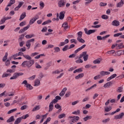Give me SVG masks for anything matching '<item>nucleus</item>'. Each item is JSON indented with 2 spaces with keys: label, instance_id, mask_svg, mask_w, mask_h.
<instances>
[{
  "label": "nucleus",
  "instance_id": "obj_40",
  "mask_svg": "<svg viewBox=\"0 0 124 124\" xmlns=\"http://www.w3.org/2000/svg\"><path fill=\"white\" fill-rule=\"evenodd\" d=\"M111 110H112V107H108L105 108V111H106V112H109V111H111Z\"/></svg>",
  "mask_w": 124,
  "mask_h": 124
},
{
  "label": "nucleus",
  "instance_id": "obj_45",
  "mask_svg": "<svg viewBox=\"0 0 124 124\" xmlns=\"http://www.w3.org/2000/svg\"><path fill=\"white\" fill-rule=\"evenodd\" d=\"M59 119H62V118H65V114L62 113L58 116Z\"/></svg>",
  "mask_w": 124,
  "mask_h": 124
},
{
  "label": "nucleus",
  "instance_id": "obj_9",
  "mask_svg": "<svg viewBox=\"0 0 124 124\" xmlns=\"http://www.w3.org/2000/svg\"><path fill=\"white\" fill-rule=\"evenodd\" d=\"M29 28H30V25H28L27 26L25 27L22 29L20 30L18 33H23V32H25L26 31L29 30Z\"/></svg>",
  "mask_w": 124,
  "mask_h": 124
},
{
  "label": "nucleus",
  "instance_id": "obj_49",
  "mask_svg": "<svg viewBox=\"0 0 124 124\" xmlns=\"http://www.w3.org/2000/svg\"><path fill=\"white\" fill-rule=\"evenodd\" d=\"M70 94H71V92H70V91H68L65 93V96L66 97H69V96H70Z\"/></svg>",
  "mask_w": 124,
  "mask_h": 124
},
{
  "label": "nucleus",
  "instance_id": "obj_14",
  "mask_svg": "<svg viewBox=\"0 0 124 124\" xmlns=\"http://www.w3.org/2000/svg\"><path fill=\"white\" fill-rule=\"evenodd\" d=\"M112 25L115 27H119V26H120V21L117 20H114L113 21H112Z\"/></svg>",
  "mask_w": 124,
  "mask_h": 124
},
{
  "label": "nucleus",
  "instance_id": "obj_15",
  "mask_svg": "<svg viewBox=\"0 0 124 124\" xmlns=\"http://www.w3.org/2000/svg\"><path fill=\"white\" fill-rule=\"evenodd\" d=\"M66 91H67V88L66 87L64 88L61 92L59 93V95L60 96H63Z\"/></svg>",
  "mask_w": 124,
  "mask_h": 124
},
{
  "label": "nucleus",
  "instance_id": "obj_28",
  "mask_svg": "<svg viewBox=\"0 0 124 124\" xmlns=\"http://www.w3.org/2000/svg\"><path fill=\"white\" fill-rule=\"evenodd\" d=\"M15 1H16L15 0H10L9 3L7 5V6L8 7L11 6V5H12V4H14V3H15Z\"/></svg>",
  "mask_w": 124,
  "mask_h": 124
},
{
  "label": "nucleus",
  "instance_id": "obj_33",
  "mask_svg": "<svg viewBox=\"0 0 124 124\" xmlns=\"http://www.w3.org/2000/svg\"><path fill=\"white\" fill-rule=\"evenodd\" d=\"M63 52H65V51H67V50H69V46L68 45H66L64 46V47L62 49Z\"/></svg>",
  "mask_w": 124,
  "mask_h": 124
},
{
  "label": "nucleus",
  "instance_id": "obj_32",
  "mask_svg": "<svg viewBox=\"0 0 124 124\" xmlns=\"http://www.w3.org/2000/svg\"><path fill=\"white\" fill-rule=\"evenodd\" d=\"M24 58H25V59H26V60H28V61H31V57L30 55H25L24 56Z\"/></svg>",
  "mask_w": 124,
  "mask_h": 124
},
{
  "label": "nucleus",
  "instance_id": "obj_18",
  "mask_svg": "<svg viewBox=\"0 0 124 124\" xmlns=\"http://www.w3.org/2000/svg\"><path fill=\"white\" fill-rule=\"evenodd\" d=\"M124 4V0H121L120 2L116 5V7H122Z\"/></svg>",
  "mask_w": 124,
  "mask_h": 124
},
{
  "label": "nucleus",
  "instance_id": "obj_55",
  "mask_svg": "<svg viewBox=\"0 0 124 124\" xmlns=\"http://www.w3.org/2000/svg\"><path fill=\"white\" fill-rule=\"evenodd\" d=\"M35 22V19H34L33 18L31 19L29 22V25H32Z\"/></svg>",
  "mask_w": 124,
  "mask_h": 124
},
{
  "label": "nucleus",
  "instance_id": "obj_37",
  "mask_svg": "<svg viewBox=\"0 0 124 124\" xmlns=\"http://www.w3.org/2000/svg\"><path fill=\"white\" fill-rule=\"evenodd\" d=\"M8 56V53H7V52H6L5 53V56L3 57L2 61L3 62H5V61H6V60H7V57Z\"/></svg>",
  "mask_w": 124,
  "mask_h": 124
},
{
  "label": "nucleus",
  "instance_id": "obj_60",
  "mask_svg": "<svg viewBox=\"0 0 124 124\" xmlns=\"http://www.w3.org/2000/svg\"><path fill=\"white\" fill-rule=\"evenodd\" d=\"M19 26H20V27H23V26H26V21L21 22L19 24Z\"/></svg>",
  "mask_w": 124,
  "mask_h": 124
},
{
  "label": "nucleus",
  "instance_id": "obj_19",
  "mask_svg": "<svg viewBox=\"0 0 124 124\" xmlns=\"http://www.w3.org/2000/svg\"><path fill=\"white\" fill-rule=\"evenodd\" d=\"M15 121V118H14V116H12L7 120V123H12V122H14Z\"/></svg>",
  "mask_w": 124,
  "mask_h": 124
},
{
  "label": "nucleus",
  "instance_id": "obj_35",
  "mask_svg": "<svg viewBox=\"0 0 124 124\" xmlns=\"http://www.w3.org/2000/svg\"><path fill=\"white\" fill-rule=\"evenodd\" d=\"M77 40L78 42H80V43H85V40L83 39L82 38H77Z\"/></svg>",
  "mask_w": 124,
  "mask_h": 124
},
{
  "label": "nucleus",
  "instance_id": "obj_24",
  "mask_svg": "<svg viewBox=\"0 0 124 124\" xmlns=\"http://www.w3.org/2000/svg\"><path fill=\"white\" fill-rule=\"evenodd\" d=\"M83 72V69H82V68H80L74 71V73H77V72L78 73H81V72Z\"/></svg>",
  "mask_w": 124,
  "mask_h": 124
},
{
  "label": "nucleus",
  "instance_id": "obj_20",
  "mask_svg": "<svg viewBox=\"0 0 124 124\" xmlns=\"http://www.w3.org/2000/svg\"><path fill=\"white\" fill-rule=\"evenodd\" d=\"M62 28H63L64 30H67V29H68V24H67V22H64L62 25Z\"/></svg>",
  "mask_w": 124,
  "mask_h": 124
},
{
  "label": "nucleus",
  "instance_id": "obj_29",
  "mask_svg": "<svg viewBox=\"0 0 124 124\" xmlns=\"http://www.w3.org/2000/svg\"><path fill=\"white\" fill-rule=\"evenodd\" d=\"M84 77V74L83 73L79 74L78 76L75 77V79H79V78H83Z\"/></svg>",
  "mask_w": 124,
  "mask_h": 124
},
{
  "label": "nucleus",
  "instance_id": "obj_38",
  "mask_svg": "<svg viewBox=\"0 0 124 124\" xmlns=\"http://www.w3.org/2000/svg\"><path fill=\"white\" fill-rule=\"evenodd\" d=\"M54 53H59L61 51V49L59 47H56L54 48Z\"/></svg>",
  "mask_w": 124,
  "mask_h": 124
},
{
  "label": "nucleus",
  "instance_id": "obj_21",
  "mask_svg": "<svg viewBox=\"0 0 124 124\" xmlns=\"http://www.w3.org/2000/svg\"><path fill=\"white\" fill-rule=\"evenodd\" d=\"M111 85H113V83H112V82L110 81V82H107V83L104 85V88H108V87H110V86H111Z\"/></svg>",
  "mask_w": 124,
  "mask_h": 124
},
{
  "label": "nucleus",
  "instance_id": "obj_42",
  "mask_svg": "<svg viewBox=\"0 0 124 124\" xmlns=\"http://www.w3.org/2000/svg\"><path fill=\"white\" fill-rule=\"evenodd\" d=\"M40 6H41V9L44 8V6H45V4L43 1H41L40 2Z\"/></svg>",
  "mask_w": 124,
  "mask_h": 124
},
{
  "label": "nucleus",
  "instance_id": "obj_8",
  "mask_svg": "<svg viewBox=\"0 0 124 124\" xmlns=\"http://www.w3.org/2000/svg\"><path fill=\"white\" fill-rule=\"evenodd\" d=\"M11 16H8L7 17H5V16H4L1 19V20H0V25H2L3 24H4V23H5V21H6L7 20H10V19H11Z\"/></svg>",
  "mask_w": 124,
  "mask_h": 124
},
{
  "label": "nucleus",
  "instance_id": "obj_7",
  "mask_svg": "<svg viewBox=\"0 0 124 124\" xmlns=\"http://www.w3.org/2000/svg\"><path fill=\"white\" fill-rule=\"evenodd\" d=\"M122 55H124V50H118L115 52V54L114 56V57H120Z\"/></svg>",
  "mask_w": 124,
  "mask_h": 124
},
{
  "label": "nucleus",
  "instance_id": "obj_53",
  "mask_svg": "<svg viewBox=\"0 0 124 124\" xmlns=\"http://www.w3.org/2000/svg\"><path fill=\"white\" fill-rule=\"evenodd\" d=\"M123 35V33H117L116 34H114L113 35V36L114 37H118L120 36V35Z\"/></svg>",
  "mask_w": 124,
  "mask_h": 124
},
{
  "label": "nucleus",
  "instance_id": "obj_26",
  "mask_svg": "<svg viewBox=\"0 0 124 124\" xmlns=\"http://www.w3.org/2000/svg\"><path fill=\"white\" fill-rule=\"evenodd\" d=\"M93 117L92 116L88 115L83 118L84 122H87L88 120H91Z\"/></svg>",
  "mask_w": 124,
  "mask_h": 124
},
{
  "label": "nucleus",
  "instance_id": "obj_30",
  "mask_svg": "<svg viewBox=\"0 0 124 124\" xmlns=\"http://www.w3.org/2000/svg\"><path fill=\"white\" fill-rule=\"evenodd\" d=\"M40 109V106H36L32 110L33 112H35Z\"/></svg>",
  "mask_w": 124,
  "mask_h": 124
},
{
  "label": "nucleus",
  "instance_id": "obj_54",
  "mask_svg": "<svg viewBox=\"0 0 124 124\" xmlns=\"http://www.w3.org/2000/svg\"><path fill=\"white\" fill-rule=\"evenodd\" d=\"M101 27V25H93V26H92V28H93L94 29H97L98 28H100Z\"/></svg>",
  "mask_w": 124,
  "mask_h": 124
},
{
  "label": "nucleus",
  "instance_id": "obj_39",
  "mask_svg": "<svg viewBox=\"0 0 124 124\" xmlns=\"http://www.w3.org/2000/svg\"><path fill=\"white\" fill-rule=\"evenodd\" d=\"M24 37H25V35L24 34H22L20 36H19V38L18 39V41H22L23 39H24Z\"/></svg>",
  "mask_w": 124,
  "mask_h": 124
},
{
  "label": "nucleus",
  "instance_id": "obj_11",
  "mask_svg": "<svg viewBox=\"0 0 124 124\" xmlns=\"http://www.w3.org/2000/svg\"><path fill=\"white\" fill-rule=\"evenodd\" d=\"M124 43H121L120 44H118L117 47H116V50H120L121 49H124V46H123Z\"/></svg>",
  "mask_w": 124,
  "mask_h": 124
},
{
  "label": "nucleus",
  "instance_id": "obj_6",
  "mask_svg": "<svg viewBox=\"0 0 124 124\" xmlns=\"http://www.w3.org/2000/svg\"><path fill=\"white\" fill-rule=\"evenodd\" d=\"M84 31L86 34H88V35H90V34H92V33H94L95 32V30H90L88 31V29L85 28Z\"/></svg>",
  "mask_w": 124,
  "mask_h": 124
},
{
  "label": "nucleus",
  "instance_id": "obj_44",
  "mask_svg": "<svg viewBox=\"0 0 124 124\" xmlns=\"http://www.w3.org/2000/svg\"><path fill=\"white\" fill-rule=\"evenodd\" d=\"M29 117H30V115L28 114H27L26 115L21 117V118L22 120H26V119H27V118H29Z\"/></svg>",
  "mask_w": 124,
  "mask_h": 124
},
{
  "label": "nucleus",
  "instance_id": "obj_58",
  "mask_svg": "<svg viewBox=\"0 0 124 124\" xmlns=\"http://www.w3.org/2000/svg\"><path fill=\"white\" fill-rule=\"evenodd\" d=\"M36 75H33L31 77H30L28 78L29 80H34L35 79Z\"/></svg>",
  "mask_w": 124,
  "mask_h": 124
},
{
  "label": "nucleus",
  "instance_id": "obj_51",
  "mask_svg": "<svg viewBox=\"0 0 124 124\" xmlns=\"http://www.w3.org/2000/svg\"><path fill=\"white\" fill-rule=\"evenodd\" d=\"M102 18L104 19V20H107V19H108V16L106 15H103L102 16Z\"/></svg>",
  "mask_w": 124,
  "mask_h": 124
},
{
  "label": "nucleus",
  "instance_id": "obj_23",
  "mask_svg": "<svg viewBox=\"0 0 124 124\" xmlns=\"http://www.w3.org/2000/svg\"><path fill=\"white\" fill-rule=\"evenodd\" d=\"M26 12L23 13L20 16L19 21H22V20H23L26 17Z\"/></svg>",
  "mask_w": 124,
  "mask_h": 124
},
{
  "label": "nucleus",
  "instance_id": "obj_25",
  "mask_svg": "<svg viewBox=\"0 0 124 124\" xmlns=\"http://www.w3.org/2000/svg\"><path fill=\"white\" fill-rule=\"evenodd\" d=\"M22 121V118L21 117H19V118H18L15 122L14 124H20V123H21Z\"/></svg>",
  "mask_w": 124,
  "mask_h": 124
},
{
  "label": "nucleus",
  "instance_id": "obj_16",
  "mask_svg": "<svg viewBox=\"0 0 124 124\" xmlns=\"http://www.w3.org/2000/svg\"><path fill=\"white\" fill-rule=\"evenodd\" d=\"M116 77H117V75L116 74H114L112 75H111L110 77L108 78L107 79V82H109V81H110V80H112V79H114V78H115Z\"/></svg>",
  "mask_w": 124,
  "mask_h": 124
},
{
  "label": "nucleus",
  "instance_id": "obj_41",
  "mask_svg": "<svg viewBox=\"0 0 124 124\" xmlns=\"http://www.w3.org/2000/svg\"><path fill=\"white\" fill-rule=\"evenodd\" d=\"M17 110V108H14V109H11L10 110H9L8 112V113H7V114H8L9 115L10 114H11V113H14V112H16V111Z\"/></svg>",
  "mask_w": 124,
  "mask_h": 124
},
{
  "label": "nucleus",
  "instance_id": "obj_5",
  "mask_svg": "<svg viewBox=\"0 0 124 124\" xmlns=\"http://www.w3.org/2000/svg\"><path fill=\"white\" fill-rule=\"evenodd\" d=\"M69 119H71V122L74 123L78 122V121H79V120H80V117L78 116H69Z\"/></svg>",
  "mask_w": 124,
  "mask_h": 124
},
{
  "label": "nucleus",
  "instance_id": "obj_50",
  "mask_svg": "<svg viewBox=\"0 0 124 124\" xmlns=\"http://www.w3.org/2000/svg\"><path fill=\"white\" fill-rule=\"evenodd\" d=\"M9 76V74H7L6 73H4V74H3V75H2V78H5L6 77H8Z\"/></svg>",
  "mask_w": 124,
  "mask_h": 124
},
{
  "label": "nucleus",
  "instance_id": "obj_12",
  "mask_svg": "<svg viewBox=\"0 0 124 124\" xmlns=\"http://www.w3.org/2000/svg\"><path fill=\"white\" fill-rule=\"evenodd\" d=\"M64 14H65V12L64 11L60 12L59 16V19L60 20H63L64 18Z\"/></svg>",
  "mask_w": 124,
  "mask_h": 124
},
{
  "label": "nucleus",
  "instance_id": "obj_17",
  "mask_svg": "<svg viewBox=\"0 0 124 124\" xmlns=\"http://www.w3.org/2000/svg\"><path fill=\"white\" fill-rule=\"evenodd\" d=\"M38 86H40V80L37 79L34 81V87H38Z\"/></svg>",
  "mask_w": 124,
  "mask_h": 124
},
{
  "label": "nucleus",
  "instance_id": "obj_57",
  "mask_svg": "<svg viewBox=\"0 0 124 124\" xmlns=\"http://www.w3.org/2000/svg\"><path fill=\"white\" fill-rule=\"evenodd\" d=\"M5 64L6 66H8L10 64V61L9 60H7L5 62Z\"/></svg>",
  "mask_w": 124,
  "mask_h": 124
},
{
  "label": "nucleus",
  "instance_id": "obj_62",
  "mask_svg": "<svg viewBox=\"0 0 124 124\" xmlns=\"http://www.w3.org/2000/svg\"><path fill=\"white\" fill-rule=\"evenodd\" d=\"M71 43H75V44H77V41L75 39H71Z\"/></svg>",
  "mask_w": 124,
  "mask_h": 124
},
{
  "label": "nucleus",
  "instance_id": "obj_59",
  "mask_svg": "<svg viewBox=\"0 0 124 124\" xmlns=\"http://www.w3.org/2000/svg\"><path fill=\"white\" fill-rule=\"evenodd\" d=\"M41 47V45H40V43H37L36 44V45L35 46H34V49H36V48H39Z\"/></svg>",
  "mask_w": 124,
  "mask_h": 124
},
{
  "label": "nucleus",
  "instance_id": "obj_48",
  "mask_svg": "<svg viewBox=\"0 0 124 124\" xmlns=\"http://www.w3.org/2000/svg\"><path fill=\"white\" fill-rule=\"evenodd\" d=\"M83 60L81 59H78V60L76 61V63H82L83 62Z\"/></svg>",
  "mask_w": 124,
  "mask_h": 124
},
{
  "label": "nucleus",
  "instance_id": "obj_10",
  "mask_svg": "<svg viewBox=\"0 0 124 124\" xmlns=\"http://www.w3.org/2000/svg\"><path fill=\"white\" fill-rule=\"evenodd\" d=\"M124 115V112H122L119 115L115 116L114 118L116 120H120V119H123Z\"/></svg>",
  "mask_w": 124,
  "mask_h": 124
},
{
  "label": "nucleus",
  "instance_id": "obj_13",
  "mask_svg": "<svg viewBox=\"0 0 124 124\" xmlns=\"http://www.w3.org/2000/svg\"><path fill=\"white\" fill-rule=\"evenodd\" d=\"M102 61V58H98L93 61V63H94V64H99V63L101 62Z\"/></svg>",
  "mask_w": 124,
  "mask_h": 124
},
{
  "label": "nucleus",
  "instance_id": "obj_1",
  "mask_svg": "<svg viewBox=\"0 0 124 124\" xmlns=\"http://www.w3.org/2000/svg\"><path fill=\"white\" fill-rule=\"evenodd\" d=\"M34 64V60H32L31 61H25L21 64L22 67H27V68H30L32 65Z\"/></svg>",
  "mask_w": 124,
  "mask_h": 124
},
{
  "label": "nucleus",
  "instance_id": "obj_64",
  "mask_svg": "<svg viewBox=\"0 0 124 124\" xmlns=\"http://www.w3.org/2000/svg\"><path fill=\"white\" fill-rule=\"evenodd\" d=\"M55 108H56V109H60V108H62V106H60V105H59V104H56L55 105Z\"/></svg>",
  "mask_w": 124,
  "mask_h": 124
},
{
  "label": "nucleus",
  "instance_id": "obj_27",
  "mask_svg": "<svg viewBox=\"0 0 124 124\" xmlns=\"http://www.w3.org/2000/svg\"><path fill=\"white\" fill-rule=\"evenodd\" d=\"M115 53H116V51H115L114 50H111L107 52L106 54L107 55H113V54H115Z\"/></svg>",
  "mask_w": 124,
  "mask_h": 124
},
{
  "label": "nucleus",
  "instance_id": "obj_36",
  "mask_svg": "<svg viewBox=\"0 0 124 124\" xmlns=\"http://www.w3.org/2000/svg\"><path fill=\"white\" fill-rule=\"evenodd\" d=\"M82 35H83V32L81 31H79L78 32V37L77 38H82Z\"/></svg>",
  "mask_w": 124,
  "mask_h": 124
},
{
  "label": "nucleus",
  "instance_id": "obj_52",
  "mask_svg": "<svg viewBox=\"0 0 124 124\" xmlns=\"http://www.w3.org/2000/svg\"><path fill=\"white\" fill-rule=\"evenodd\" d=\"M109 121H110V118H108L107 119L103 120L102 121V123H103L104 124H106V123H108V122H109Z\"/></svg>",
  "mask_w": 124,
  "mask_h": 124
},
{
  "label": "nucleus",
  "instance_id": "obj_31",
  "mask_svg": "<svg viewBox=\"0 0 124 124\" xmlns=\"http://www.w3.org/2000/svg\"><path fill=\"white\" fill-rule=\"evenodd\" d=\"M124 91V88L122 87H119L117 88V90H116V92L117 93H123Z\"/></svg>",
  "mask_w": 124,
  "mask_h": 124
},
{
  "label": "nucleus",
  "instance_id": "obj_47",
  "mask_svg": "<svg viewBox=\"0 0 124 124\" xmlns=\"http://www.w3.org/2000/svg\"><path fill=\"white\" fill-rule=\"evenodd\" d=\"M74 115H79L80 114V110L78 109L77 111H75L72 112Z\"/></svg>",
  "mask_w": 124,
  "mask_h": 124
},
{
  "label": "nucleus",
  "instance_id": "obj_63",
  "mask_svg": "<svg viewBox=\"0 0 124 124\" xmlns=\"http://www.w3.org/2000/svg\"><path fill=\"white\" fill-rule=\"evenodd\" d=\"M23 4H24V2L23 1H20L19 2L18 5V7L19 8H21V7H22V6L23 5Z\"/></svg>",
  "mask_w": 124,
  "mask_h": 124
},
{
  "label": "nucleus",
  "instance_id": "obj_34",
  "mask_svg": "<svg viewBox=\"0 0 124 124\" xmlns=\"http://www.w3.org/2000/svg\"><path fill=\"white\" fill-rule=\"evenodd\" d=\"M34 36V34H31L30 35H26L25 36V37L28 39H30V38H32V37H33Z\"/></svg>",
  "mask_w": 124,
  "mask_h": 124
},
{
  "label": "nucleus",
  "instance_id": "obj_56",
  "mask_svg": "<svg viewBox=\"0 0 124 124\" xmlns=\"http://www.w3.org/2000/svg\"><path fill=\"white\" fill-rule=\"evenodd\" d=\"M47 27H44L42 30H41L42 32H46L47 31Z\"/></svg>",
  "mask_w": 124,
  "mask_h": 124
},
{
  "label": "nucleus",
  "instance_id": "obj_46",
  "mask_svg": "<svg viewBox=\"0 0 124 124\" xmlns=\"http://www.w3.org/2000/svg\"><path fill=\"white\" fill-rule=\"evenodd\" d=\"M85 0V5H87V4H89L90 3H91V2H93V0Z\"/></svg>",
  "mask_w": 124,
  "mask_h": 124
},
{
  "label": "nucleus",
  "instance_id": "obj_22",
  "mask_svg": "<svg viewBox=\"0 0 124 124\" xmlns=\"http://www.w3.org/2000/svg\"><path fill=\"white\" fill-rule=\"evenodd\" d=\"M53 107H54V104H53L52 103H50L49 106L48 112H51V111H52Z\"/></svg>",
  "mask_w": 124,
  "mask_h": 124
},
{
  "label": "nucleus",
  "instance_id": "obj_61",
  "mask_svg": "<svg viewBox=\"0 0 124 124\" xmlns=\"http://www.w3.org/2000/svg\"><path fill=\"white\" fill-rule=\"evenodd\" d=\"M18 51H20V52H25L26 47L25 46H24L23 47L19 49H18Z\"/></svg>",
  "mask_w": 124,
  "mask_h": 124
},
{
  "label": "nucleus",
  "instance_id": "obj_2",
  "mask_svg": "<svg viewBox=\"0 0 124 124\" xmlns=\"http://www.w3.org/2000/svg\"><path fill=\"white\" fill-rule=\"evenodd\" d=\"M83 57V60L84 62H87L88 61V58H89V55L87 54V51H84L80 54L79 58L82 59Z\"/></svg>",
  "mask_w": 124,
  "mask_h": 124
},
{
  "label": "nucleus",
  "instance_id": "obj_4",
  "mask_svg": "<svg viewBox=\"0 0 124 124\" xmlns=\"http://www.w3.org/2000/svg\"><path fill=\"white\" fill-rule=\"evenodd\" d=\"M66 4V0H60L58 1V5L59 7H64Z\"/></svg>",
  "mask_w": 124,
  "mask_h": 124
},
{
  "label": "nucleus",
  "instance_id": "obj_43",
  "mask_svg": "<svg viewBox=\"0 0 124 124\" xmlns=\"http://www.w3.org/2000/svg\"><path fill=\"white\" fill-rule=\"evenodd\" d=\"M26 87L27 88V89L28 90H30V91H31V90H32V89H33V87H32V86L31 85V84H28L26 85Z\"/></svg>",
  "mask_w": 124,
  "mask_h": 124
},
{
  "label": "nucleus",
  "instance_id": "obj_3",
  "mask_svg": "<svg viewBox=\"0 0 124 124\" xmlns=\"http://www.w3.org/2000/svg\"><path fill=\"white\" fill-rule=\"evenodd\" d=\"M24 75L23 73H15L13 76L10 78V80H14L17 79L19 76H23Z\"/></svg>",
  "mask_w": 124,
  "mask_h": 124
}]
</instances>
